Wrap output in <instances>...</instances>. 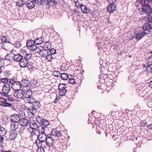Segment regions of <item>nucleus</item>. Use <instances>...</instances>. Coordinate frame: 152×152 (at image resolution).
Segmentation results:
<instances>
[{
    "label": "nucleus",
    "mask_w": 152,
    "mask_h": 152,
    "mask_svg": "<svg viewBox=\"0 0 152 152\" xmlns=\"http://www.w3.org/2000/svg\"><path fill=\"white\" fill-rule=\"evenodd\" d=\"M21 43L20 41H16L14 44V46L17 48H20L21 46Z\"/></svg>",
    "instance_id": "nucleus-36"
},
{
    "label": "nucleus",
    "mask_w": 152,
    "mask_h": 152,
    "mask_svg": "<svg viewBox=\"0 0 152 152\" xmlns=\"http://www.w3.org/2000/svg\"><path fill=\"white\" fill-rule=\"evenodd\" d=\"M9 83L11 85V88L14 90L20 89L22 87L21 82L18 81L15 77L9 79Z\"/></svg>",
    "instance_id": "nucleus-2"
},
{
    "label": "nucleus",
    "mask_w": 152,
    "mask_h": 152,
    "mask_svg": "<svg viewBox=\"0 0 152 152\" xmlns=\"http://www.w3.org/2000/svg\"><path fill=\"white\" fill-rule=\"evenodd\" d=\"M20 115L14 114L11 115L10 119L12 122H19L20 119Z\"/></svg>",
    "instance_id": "nucleus-15"
},
{
    "label": "nucleus",
    "mask_w": 152,
    "mask_h": 152,
    "mask_svg": "<svg viewBox=\"0 0 152 152\" xmlns=\"http://www.w3.org/2000/svg\"><path fill=\"white\" fill-rule=\"evenodd\" d=\"M46 60H48V61L49 62H51L53 59V57L52 55L49 54L47 55V56L45 57Z\"/></svg>",
    "instance_id": "nucleus-37"
},
{
    "label": "nucleus",
    "mask_w": 152,
    "mask_h": 152,
    "mask_svg": "<svg viewBox=\"0 0 152 152\" xmlns=\"http://www.w3.org/2000/svg\"><path fill=\"white\" fill-rule=\"evenodd\" d=\"M44 119L42 117L39 116H37L36 118L37 121L39 124L41 123V122H42V121Z\"/></svg>",
    "instance_id": "nucleus-39"
},
{
    "label": "nucleus",
    "mask_w": 152,
    "mask_h": 152,
    "mask_svg": "<svg viewBox=\"0 0 152 152\" xmlns=\"http://www.w3.org/2000/svg\"><path fill=\"white\" fill-rule=\"evenodd\" d=\"M50 135H48L47 139H46L45 142L46 145L48 146L49 147L53 146L55 148H59V146L58 145V144H59L60 143L58 142V143H57L56 145L55 142V140L51 137Z\"/></svg>",
    "instance_id": "nucleus-5"
},
{
    "label": "nucleus",
    "mask_w": 152,
    "mask_h": 152,
    "mask_svg": "<svg viewBox=\"0 0 152 152\" xmlns=\"http://www.w3.org/2000/svg\"><path fill=\"white\" fill-rule=\"evenodd\" d=\"M28 61L27 57H23V58H22V59L19 62V65L20 67L22 68L26 67L28 64Z\"/></svg>",
    "instance_id": "nucleus-16"
},
{
    "label": "nucleus",
    "mask_w": 152,
    "mask_h": 152,
    "mask_svg": "<svg viewBox=\"0 0 152 152\" xmlns=\"http://www.w3.org/2000/svg\"><path fill=\"white\" fill-rule=\"evenodd\" d=\"M5 75H7V76H9L10 75H11V73L10 71H6L5 72Z\"/></svg>",
    "instance_id": "nucleus-55"
},
{
    "label": "nucleus",
    "mask_w": 152,
    "mask_h": 152,
    "mask_svg": "<svg viewBox=\"0 0 152 152\" xmlns=\"http://www.w3.org/2000/svg\"><path fill=\"white\" fill-rule=\"evenodd\" d=\"M7 36H2V41L3 42L8 43H11L10 42V40H8L7 38Z\"/></svg>",
    "instance_id": "nucleus-32"
},
{
    "label": "nucleus",
    "mask_w": 152,
    "mask_h": 152,
    "mask_svg": "<svg viewBox=\"0 0 152 152\" xmlns=\"http://www.w3.org/2000/svg\"><path fill=\"white\" fill-rule=\"evenodd\" d=\"M34 2H36L37 4L39 5H42L43 0H34Z\"/></svg>",
    "instance_id": "nucleus-48"
},
{
    "label": "nucleus",
    "mask_w": 152,
    "mask_h": 152,
    "mask_svg": "<svg viewBox=\"0 0 152 152\" xmlns=\"http://www.w3.org/2000/svg\"><path fill=\"white\" fill-rule=\"evenodd\" d=\"M140 34V35H141V37H140V38H142V37H143L145 35L143 34L142 32V31H139Z\"/></svg>",
    "instance_id": "nucleus-59"
},
{
    "label": "nucleus",
    "mask_w": 152,
    "mask_h": 152,
    "mask_svg": "<svg viewBox=\"0 0 152 152\" xmlns=\"http://www.w3.org/2000/svg\"><path fill=\"white\" fill-rule=\"evenodd\" d=\"M10 54H7V55H6L5 56V58L3 60H4V59L8 60V61H10V58L9 57V55Z\"/></svg>",
    "instance_id": "nucleus-50"
},
{
    "label": "nucleus",
    "mask_w": 152,
    "mask_h": 152,
    "mask_svg": "<svg viewBox=\"0 0 152 152\" xmlns=\"http://www.w3.org/2000/svg\"><path fill=\"white\" fill-rule=\"evenodd\" d=\"M22 87H27L29 84V81L27 79L22 80L21 81Z\"/></svg>",
    "instance_id": "nucleus-25"
},
{
    "label": "nucleus",
    "mask_w": 152,
    "mask_h": 152,
    "mask_svg": "<svg viewBox=\"0 0 152 152\" xmlns=\"http://www.w3.org/2000/svg\"><path fill=\"white\" fill-rule=\"evenodd\" d=\"M30 133H31V134L30 135V137H33V136L35 134V132H34L33 130L32 131H31L30 132Z\"/></svg>",
    "instance_id": "nucleus-57"
},
{
    "label": "nucleus",
    "mask_w": 152,
    "mask_h": 152,
    "mask_svg": "<svg viewBox=\"0 0 152 152\" xmlns=\"http://www.w3.org/2000/svg\"><path fill=\"white\" fill-rule=\"evenodd\" d=\"M24 56L20 54L14 55L13 59L16 62H19L23 58Z\"/></svg>",
    "instance_id": "nucleus-21"
},
{
    "label": "nucleus",
    "mask_w": 152,
    "mask_h": 152,
    "mask_svg": "<svg viewBox=\"0 0 152 152\" xmlns=\"http://www.w3.org/2000/svg\"><path fill=\"white\" fill-rule=\"evenodd\" d=\"M48 135L45 134H39L37 135L38 138L35 141V144L37 146H43L42 143L45 142Z\"/></svg>",
    "instance_id": "nucleus-4"
},
{
    "label": "nucleus",
    "mask_w": 152,
    "mask_h": 152,
    "mask_svg": "<svg viewBox=\"0 0 152 152\" xmlns=\"http://www.w3.org/2000/svg\"><path fill=\"white\" fill-rule=\"evenodd\" d=\"M1 81L4 84H8L9 79L8 78H5L0 79Z\"/></svg>",
    "instance_id": "nucleus-40"
},
{
    "label": "nucleus",
    "mask_w": 152,
    "mask_h": 152,
    "mask_svg": "<svg viewBox=\"0 0 152 152\" xmlns=\"http://www.w3.org/2000/svg\"><path fill=\"white\" fill-rule=\"evenodd\" d=\"M26 7L30 9L34 8L35 6V2L34 1L28 0L25 3Z\"/></svg>",
    "instance_id": "nucleus-18"
},
{
    "label": "nucleus",
    "mask_w": 152,
    "mask_h": 152,
    "mask_svg": "<svg viewBox=\"0 0 152 152\" xmlns=\"http://www.w3.org/2000/svg\"><path fill=\"white\" fill-rule=\"evenodd\" d=\"M4 96L7 97V99L9 101L13 102L14 100V98L12 97V96H11L10 95H8V94H7V96Z\"/></svg>",
    "instance_id": "nucleus-44"
},
{
    "label": "nucleus",
    "mask_w": 152,
    "mask_h": 152,
    "mask_svg": "<svg viewBox=\"0 0 152 152\" xmlns=\"http://www.w3.org/2000/svg\"><path fill=\"white\" fill-rule=\"evenodd\" d=\"M32 56V55L31 53L30 54H27L25 56H24V57H25V58H27V60L28 61L29 59H31V57Z\"/></svg>",
    "instance_id": "nucleus-49"
},
{
    "label": "nucleus",
    "mask_w": 152,
    "mask_h": 152,
    "mask_svg": "<svg viewBox=\"0 0 152 152\" xmlns=\"http://www.w3.org/2000/svg\"><path fill=\"white\" fill-rule=\"evenodd\" d=\"M19 122H11V127L12 130L15 131L16 130L18 127L19 126Z\"/></svg>",
    "instance_id": "nucleus-22"
},
{
    "label": "nucleus",
    "mask_w": 152,
    "mask_h": 152,
    "mask_svg": "<svg viewBox=\"0 0 152 152\" xmlns=\"http://www.w3.org/2000/svg\"><path fill=\"white\" fill-rule=\"evenodd\" d=\"M7 102V101H4L3 102H1V103L0 104V105L1 106H3L5 107V102Z\"/></svg>",
    "instance_id": "nucleus-62"
},
{
    "label": "nucleus",
    "mask_w": 152,
    "mask_h": 152,
    "mask_svg": "<svg viewBox=\"0 0 152 152\" xmlns=\"http://www.w3.org/2000/svg\"><path fill=\"white\" fill-rule=\"evenodd\" d=\"M40 124L43 125L44 127L46 128L49 124V122L48 120L44 119Z\"/></svg>",
    "instance_id": "nucleus-27"
},
{
    "label": "nucleus",
    "mask_w": 152,
    "mask_h": 152,
    "mask_svg": "<svg viewBox=\"0 0 152 152\" xmlns=\"http://www.w3.org/2000/svg\"><path fill=\"white\" fill-rule=\"evenodd\" d=\"M38 148L37 149V152H45L44 149L42 147V146L41 147L37 146Z\"/></svg>",
    "instance_id": "nucleus-45"
},
{
    "label": "nucleus",
    "mask_w": 152,
    "mask_h": 152,
    "mask_svg": "<svg viewBox=\"0 0 152 152\" xmlns=\"http://www.w3.org/2000/svg\"><path fill=\"white\" fill-rule=\"evenodd\" d=\"M52 0H43L42 4L45 6H48L49 7L52 5Z\"/></svg>",
    "instance_id": "nucleus-24"
},
{
    "label": "nucleus",
    "mask_w": 152,
    "mask_h": 152,
    "mask_svg": "<svg viewBox=\"0 0 152 152\" xmlns=\"http://www.w3.org/2000/svg\"><path fill=\"white\" fill-rule=\"evenodd\" d=\"M148 14L147 15L148 19V22L144 24L142 28L144 31H149V30L152 29V9L151 10H148Z\"/></svg>",
    "instance_id": "nucleus-1"
},
{
    "label": "nucleus",
    "mask_w": 152,
    "mask_h": 152,
    "mask_svg": "<svg viewBox=\"0 0 152 152\" xmlns=\"http://www.w3.org/2000/svg\"><path fill=\"white\" fill-rule=\"evenodd\" d=\"M25 3L22 0L21 2L19 1L16 3V6H18L19 7H22L24 4Z\"/></svg>",
    "instance_id": "nucleus-38"
},
{
    "label": "nucleus",
    "mask_w": 152,
    "mask_h": 152,
    "mask_svg": "<svg viewBox=\"0 0 152 152\" xmlns=\"http://www.w3.org/2000/svg\"><path fill=\"white\" fill-rule=\"evenodd\" d=\"M63 84H59L58 89L59 90V94L62 96L64 95L66 93V88L67 87H63Z\"/></svg>",
    "instance_id": "nucleus-12"
},
{
    "label": "nucleus",
    "mask_w": 152,
    "mask_h": 152,
    "mask_svg": "<svg viewBox=\"0 0 152 152\" xmlns=\"http://www.w3.org/2000/svg\"><path fill=\"white\" fill-rule=\"evenodd\" d=\"M145 71L146 72H150L152 74V64H148L146 66V68L145 69Z\"/></svg>",
    "instance_id": "nucleus-29"
},
{
    "label": "nucleus",
    "mask_w": 152,
    "mask_h": 152,
    "mask_svg": "<svg viewBox=\"0 0 152 152\" xmlns=\"http://www.w3.org/2000/svg\"><path fill=\"white\" fill-rule=\"evenodd\" d=\"M151 58H152V55L151 56H150L148 57L147 59H148V60L150 59Z\"/></svg>",
    "instance_id": "nucleus-64"
},
{
    "label": "nucleus",
    "mask_w": 152,
    "mask_h": 152,
    "mask_svg": "<svg viewBox=\"0 0 152 152\" xmlns=\"http://www.w3.org/2000/svg\"><path fill=\"white\" fill-rule=\"evenodd\" d=\"M32 85H33L34 86H37V80L33 79V82L32 83Z\"/></svg>",
    "instance_id": "nucleus-51"
},
{
    "label": "nucleus",
    "mask_w": 152,
    "mask_h": 152,
    "mask_svg": "<svg viewBox=\"0 0 152 152\" xmlns=\"http://www.w3.org/2000/svg\"><path fill=\"white\" fill-rule=\"evenodd\" d=\"M26 67L28 68L29 70H32L33 69V66L31 65H30L29 64H28L27 66Z\"/></svg>",
    "instance_id": "nucleus-54"
},
{
    "label": "nucleus",
    "mask_w": 152,
    "mask_h": 152,
    "mask_svg": "<svg viewBox=\"0 0 152 152\" xmlns=\"http://www.w3.org/2000/svg\"><path fill=\"white\" fill-rule=\"evenodd\" d=\"M6 133L5 129L2 126H0V136H4Z\"/></svg>",
    "instance_id": "nucleus-31"
},
{
    "label": "nucleus",
    "mask_w": 152,
    "mask_h": 152,
    "mask_svg": "<svg viewBox=\"0 0 152 152\" xmlns=\"http://www.w3.org/2000/svg\"><path fill=\"white\" fill-rule=\"evenodd\" d=\"M11 89L10 85L9 84H4L2 92L0 93L3 96H7Z\"/></svg>",
    "instance_id": "nucleus-10"
},
{
    "label": "nucleus",
    "mask_w": 152,
    "mask_h": 152,
    "mask_svg": "<svg viewBox=\"0 0 152 152\" xmlns=\"http://www.w3.org/2000/svg\"><path fill=\"white\" fill-rule=\"evenodd\" d=\"M45 127L41 125L38 126L37 129L39 132V134H45Z\"/></svg>",
    "instance_id": "nucleus-28"
},
{
    "label": "nucleus",
    "mask_w": 152,
    "mask_h": 152,
    "mask_svg": "<svg viewBox=\"0 0 152 152\" xmlns=\"http://www.w3.org/2000/svg\"><path fill=\"white\" fill-rule=\"evenodd\" d=\"M30 128L33 129H36L38 127L36 121L34 120H31L29 121V124Z\"/></svg>",
    "instance_id": "nucleus-20"
},
{
    "label": "nucleus",
    "mask_w": 152,
    "mask_h": 152,
    "mask_svg": "<svg viewBox=\"0 0 152 152\" xmlns=\"http://www.w3.org/2000/svg\"><path fill=\"white\" fill-rule=\"evenodd\" d=\"M37 42V41H34V40L31 39H28L26 42V46L28 49H29L31 52H33L35 50H36L38 48L35 44V43Z\"/></svg>",
    "instance_id": "nucleus-6"
},
{
    "label": "nucleus",
    "mask_w": 152,
    "mask_h": 152,
    "mask_svg": "<svg viewBox=\"0 0 152 152\" xmlns=\"http://www.w3.org/2000/svg\"><path fill=\"white\" fill-rule=\"evenodd\" d=\"M19 123L21 126L26 127L28 125L29 121L25 118H22L20 119Z\"/></svg>",
    "instance_id": "nucleus-17"
},
{
    "label": "nucleus",
    "mask_w": 152,
    "mask_h": 152,
    "mask_svg": "<svg viewBox=\"0 0 152 152\" xmlns=\"http://www.w3.org/2000/svg\"><path fill=\"white\" fill-rule=\"evenodd\" d=\"M25 128L22 127H21L18 129V132L20 134H23L25 133Z\"/></svg>",
    "instance_id": "nucleus-34"
},
{
    "label": "nucleus",
    "mask_w": 152,
    "mask_h": 152,
    "mask_svg": "<svg viewBox=\"0 0 152 152\" xmlns=\"http://www.w3.org/2000/svg\"><path fill=\"white\" fill-rule=\"evenodd\" d=\"M149 86L152 88V80L149 83Z\"/></svg>",
    "instance_id": "nucleus-63"
},
{
    "label": "nucleus",
    "mask_w": 152,
    "mask_h": 152,
    "mask_svg": "<svg viewBox=\"0 0 152 152\" xmlns=\"http://www.w3.org/2000/svg\"><path fill=\"white\" fill-rule=\"evenodd\" d=\"M79 1H75V6L78 8H80L83 5L82 4H80V2H79Z\"/></svg>",
    "instance_id": "nucleus-42"
},
{
    "label": "nucleus",
    "mask_w": 152,
    "mask_h": 152,
    "mask_svg": "<svg viewBox=\"0 0 152 152\" xmlns=\"http://www.w3.org/2000/svg\"><path fill=\"white\" fill-rule=\"evenodd\" d=\"M116 10V4L113 2L110 4L107 8V12L110 13H113Z\"/></svg>",
    "instance_id": "nucleus-14"
},
{
    "label": "nucleus",
    "mask_w": 152,
    "mask_h": 152,
    "mask_svg": "<svg viewBox=\"0 0 152 152\" xmlns=\"http://www.w3.org/2000/svg\"><path fill=\"white\" fill-rule=\"evenodd\" d=\"M61 73L58 71H55L53 72V74L55 77H60Z\"/></svg>",
    "instance_id": "nucleus-35"
},
{
    "label": "nucleus",
    "mask_w": 152,
    "mask_h": 152,
    "mask_svg": "<svg viewBox=\"0 0 152 152\" xmlns=\"http://www.w3.org/2000/svg\"><path fill=\"white\" fill-rule=\"evenodd\" d=\"M68 82L72 84H75L76 83L74 79L73 78H70V77L69 78Z\"/></svg>",
    "instance_id": "nucleus-46"
},
{
    "label": "nucleus",
    "mask_w": 152,
    "mask_h": 152,
    "mask_svg": "<svg viewBox=\"0 0 152 152\" xmlns=\"http://www.w3.org/2000/svg\"><path fill=\"white\" fill-rule=\"evenodd\" d=\"M148 129H152V124H150L148 125L147 126Z\"/></svg>",
    "instance_id": "nucleus-58"
},
{
    "label": "nucleus",
    "mask_w": 152,
    "mask_h": 152,
    "mask_svg": "<svg viewBox=\"0 0 152 152\" xmlns=\"http://www.w3.org/2000/svg\"><path fill=\"white\" fill-rule=\"evenodd\" d=\"M50 52V54L52 55L56 53V50L54 48L50 49L48 50Z\"/></svg>",
    "instance_id": "nucleus-41"
},
{
    "label": "nucleus",
    "mask_w": 152,
    "mask_h": 152,
    "mask_svg": "<svg viewBox=\"0 0 152 152\" xmlns=\"http://www.w3.org/2000/svg\"><path fill=\"white\" fill-rule=\"evenodd\" d=\"M3 136H0V142L2 143V141L4 140V138L2 137Z\"/></svg>",
    "instance_id": "nucleus-61"
},
{
    "label": "nucleus",
    "mask_w": 152,
    "mask_h": 152,
    "mask_svg": "<svg viewBox=\"0 0 152 152\" xmlns=\"http://www.w3.org/2000/svg\"><path fill=\"white\" fill-rule=\"evenodd\" d=\"M60 77H61L62 80H67L69 78L68 75L65 73H61Z\"/></svg>",
    "instance_id": "nucleus-30"
},
{
    "label": "nucleus",
    "mask_w": 152,
    "mask_h": 152,
    "mask_svg": "<svg viewBox=\"0 0 152 152\" xmlns=\"http://www.w3.org/2000/svg\"><path fill=\"white\" fill-rule=\"evenodd\" d=\"M15 92L14 93V96L18 98H21L23 96L24 94V92L22 90L18 89L14 90Z\"/></svg>",
    "instance_id": "nucleus-11"
},
{
    "label": "nucleus",
    "mask_w": 152,
    "mask_h": 152,
    "mask_svg": "<svg viewBox=\"0 0 152 152\" xmlns=\"http://www.w3.org/2000/svg\"><path fill=\"white\" fill-rule=\"evenodd\" d=\"M44 38L41 37V38H37L34 41H37V43H35V45H40L44 42Z\"/></svg>",
    "instance_id": "nucleus-26"
},
{
    "label": "nucleus",
    "mask_w": 152,
    "mask_h": 152,
    "mask_svg": "<svg viewBox=\"0 0 152 152\" xmlns=\"http://www.w3.org/2000/svg\"><path fill=\"white\" fill-rule=\"evenodd\" d=\"M140 34L139 31H138L137 33L135 34V38L137 40H139L142 38H140V37H141V36L140 35Z\"/></svg>",
    "instance_id": "nucleus-43"
},
{
    "label": "nucleus",
    "mask_w": 152,
    "mask_h": 152,
    "mask_svg": "<svg viewBox=\"0 0 152 152\" xmlns=\"http://www.w3.org/2000/svg\"><path fill=\"white\" fill-rule=\"evenodd\" d=\"M4 101H7V100L3 98V97H0V102H3Z\"/></svg>",
    "instance_id": "nucleus-56"
},
{
    "label": "nucleus",
    "mask_w": 152,
    "mask_h": 152,
    "mask_svg": "<svg viewBox=\"0 0 152 152\" xmlns=\"http://www.w3.org/2000/svg\"><path fill=\"white\" fill-rule=\"evenodd\" d=\"M32 92L30 89L27 90L23 95L26 99V101L27 103H32L35 99L32 96Z\"/></svg>",
    "instance_id": "nucleus-7"
},
{
    "label": "nucleus",
    "mask_w": 152,
    "mask_h": 152,
    "mask_svg": "<svg viewBox=\"0 0 152 152\" xmlns=\"http://www.w3.org/2000/svg\"><path fill=\"white\" fill-rule=\"evenodd\" d=\"M5 107H11L12 106V104L11 103L5 102Z\"/></svg>",
    "instance_id": "nucleus-52"
},
{
    "label": "nucleus",
    "mask_w": 152,
    "mask_h": 152,
    "mask_svg": "<svg viewBox=\"0 0 152 152\" xmlns=\"http://www.w3.org/2000/svg\"><path fill=\"white\" fill-rule=\"evenodd\" d=\"M141 5L143 6L142 10L145 13H148V10H151V8L149 6V0H140Z\"/></svg>",
    "instance_id": "nucleus-8"
},
{
    "label": "nucleus",
    "mask_w": 152,
    "mask_h": 152,
    "mask_svg": "<svg viewBox=\"0 0 152 152\" xmlns=\"http://www.w3.org/2000/svg\"><path fill=\"white\" fill-rule=\"evenodd\" d=\"M18 134L15 131L12 130L10 132L9 138L11 140H14L17 137Z\"/></svg>",
    "instance_id": "nucleus-23"
},
{
    "label": "nucleus",
    "mask_w": 152,
    "mask_h": 152,
    "mask_svg": "<svg viewBox=\"0 0 152 152\" xmlns=\"http://www.w3.org/2000/svg\"><path fill=\"white\" fill-rule=\"evenodd\" d=\"M44 45L45 46L44 47H45V48H46L47 50H49L50 48H51V43L50 44L48 42H45Z\"/></svg>",
    "instance_id": "nucleus-33"
},
{
    "label": "nucleus",
    "mask_w": 152,
    "mask_h": 152,
    "mask_svg": "<svg viewBox=\"0 0 152 152\" xmlns=\"http://www.w3.org/2000/svg\"><path fill=\"white\" fill-rule=\"evenodd\" d=\"M36 50L39 53V54L41 56L44 58L47 55L49 54L48 50L45 48V47L44 46H38L37 49Z\"/></svg>",
    "instance_id": "nucleus-9"
},
{
    "label": "nucleus",
    "mask_w": 152,
    "mask_h": 152,
    "mask_svg": "<svg viewBox=\"0 0 152 152\" xmlns=\"http://www.w3.org/2000/svg\"><path fill=\"white\" fill-rule=\"evenodd\" d=\"M51 2L52 4L53 3L54 4H57L58 3V2L57 1H56L55 0H52Z\"/></svg>",
    "instance_id": "nucleus-60"
},
{
    "label": "nucleus",
    "mask_w": 152,
    "mask_h": 152,
    "mask_svg": "<svg viewBox=\"0 0 152 152\" xmlns=\"http://www.w3.org/2000/svg\"><path fill=\"white\" fill-rule=\"evenodd\" d=\"M82 12L84 13L91 14L92 11L89 9H88L86 6L83 4L80 8Z\"/></svg>",
    "instance_id": "nucleus-19"
},
{
    "label": "nucleus",
    "mask_w": 152,
    "mask_h": 152,
    "mask_svg": "<svg viewBox=\"0 0 152 152\" xmlns=\"http://www.w3.org/2000/svg\"><path fill=\"white\" fill-rule=\"evenodd\" d=\"M59 99H60V97H59V96H58L56 94V99H55V100H54V102L55 103H56L58 101Z\"/></svg>",
    "instance_id": "nucleus-53"
},
{
    "label": "nucleus",
    "mask_w": 152,
    "mask_h": 152,
    "mask_svg": "<svg viewBox=\"0 0 152 152\" xmlns=\"http://www.w3.org/2000/svg\"><path fill=\"white\" fill-rule=\"evenodd\" d=\"M63 131L62 130L58 131L56 129L52 130L51 134L52 135L57 137L58 138H61L63 134Z\"/></svg>",
    "instance_id": "nucleus-13"
},
{
    "label": "nucleus",
    "mask_w": 152,
    "mask_h": 152,
    "mask_svg": "<svg viewBox=\"0 0 152 152\" xmlns=\"http://www.w3.org/2000/svg\"><path fill=\"white\" fill-rule=\"evenodd\" d=\"M29 103L33 104L32 106L29 107H28L27 109L33 115H34L37 113V110L41 106V104L39 102L35 100L32 103Z\"/></svg>",
    "instance_id": "nucleus-3"
},
{
    "label": "nucleus",
    "mask_w": 152,
    "mask_h": 152,
    "mask_svg": "<svg viewBox=\"0 0 152 152\" xmlns=\"http://www.w3.org/2000/svg\"><path fill=\"white\" fill-rule=\"evenodd\" d=\"M147 124L146 122H144V121H142L140 123L139 126H140L144 127Z\"/></svg>",
    "instance_id": "nucleus-47"
}]
</instances>
